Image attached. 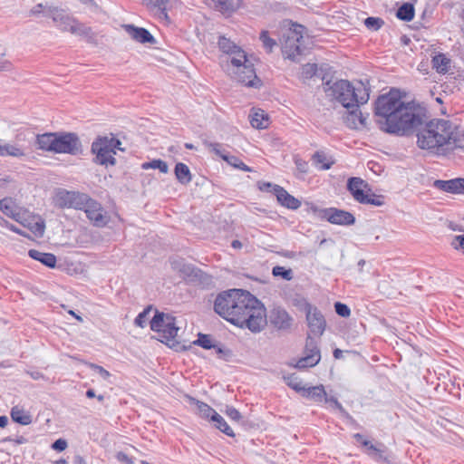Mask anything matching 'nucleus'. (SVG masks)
I'll return each mask as SVG.
<instances>
[{
	"label": "nucleus",
	"mask_w": 464,
	"mask_h": 464,
	"mask_svg": "<svg viewBox=\"0 0 464 464\" xmlns=\"http://www.w3.org/2000/svg\"><path fill=\"white\" fill-rule=\"evenodd\" d=\"M10 414L12 420L21 425H29L32 423V416L17 406L12 408Z\"/></svg>",
	"instance_id": "72a5a7b5"
},
{
	"label": "nucleus",
	"mask_w": 464,
	"mask_h": 464,
	"mask_svg": "<svg viewBox=\"0 0 464 464\" xmlns=\"http://www.w3.org/2000/svg\"><path fill=\"white\" fill-rule=\"evenodd\" d=\"M150 329L158 333L159 340L169 347L179 350V342L176 339L179 327L176 326L175 318L164 313L156 312L150 323Z\"/></svg>",
	"instance_id": "0eeeda50"
},
{
	"label": "nucleus",
	"mask_w": 464,
	"mask_h": 464,
	"mask_svg": "<svg viewBox=\"0 0 464 464\" xmlns=\"http://www.w3.org/2000/svg\"><path fill=\"white\" fill-rule=\"evenodd\" d=\"M88 194L67 190L65 188H56L53 197V203L58 208H73L76 210L82 209L83 202Z\"/></svg>",
	"instance_id": "9d476101"
},
{
	"label": "nucleus",
	"mask_w": 464,
	"mask_h": 464,
	"mask_svg": "<svg viewBox=\"0 0 464 464\" xmlns=\"http://www.w3.org/2000/svg\"><path fill=\"white\" fill-rule=\"evenodd\" d=\"M0 226L9 228L10 230H12L13 232H14L16 234L24 235L23 232L17 227H15L14 225L9 223L7 220H5L1 216H0Z\"/></svg>",
	"instance_id": "6e6d98bb"
},
{
	"label": "nucleus",
	"mask_w": 464,
	"mask_h": 464,
	"mask_svg": "<svg viewBox=\"0 0 464 464\" xmlns=\"http://www.w3.org/2000/svg\"><path fill=\"white\" fill-rule=\"evenodd\" d=\"M74 464H87L83 457L81 455H76L74 457Z\"/></svg>",
	"instance_id": "774afa93"
},
{
	"label": "nucleus",
	"mask_w": 464,
	"mask_h": 464,
	"mask_svg": "<svg viewBox=\"0 0 464 464\" xmlns=\"http://www.w3.org/2000/svg\"><path fill=\"white\" fill-rule=\"evenodd\" d=\"M361 204H370L376 207L384 205V197L376 195L371 191H367L363 196V200L360 201Z\"/></svg>",
	"instance_id": "e433bc0d"
},
{
	"label": "nucleus",
	"mask_w": 464,
	"mask_h": 464,
	"mask_svg": "<svg viewBox=\"0 0 464 464\" xmlns=\"http://www.w3.org/2000/svg\"><path fill=\"white\" fill-rule=\"evenodd\" d=\"M0 156L6 157L11 156L14 158H23L25 156L24 150L16 144L5 143L0 144Z\"/></svg>",
	"instance_id": "473e14b6"
},
{
	"label": "nucleus",
	"mask_w": 464,
	"mask_h": 464,
	"mask_svg": "<svg viewBox=\"0 0 464 464\" xmlns=\"http://www.w3.org/2000/svg\"><path fill=\"white\" fill-rule=\"evenodd\" d=\"M295 164L300 172L306 173L308 171V163L305 160L300 158H295Z\"/></svg>",
	"instance_id": "4d7b16f0"
},
{
	"label": "nucleus",
	"mask_w": 464,
	"mask_h": 464,
	"mask_svg": "<svg viewBox=\"0 0 464 464\" xmlns=\"http://www.w3.org/2000/svg\"><path fill=\"white\" fill-rule=\"evenodd\" d=\"M325 402H330L345 419L350 420L351 422H354L353 418L349 414V412L343 407V405L338 401V400L334 397H327V394L324 398Z\"/></svg>",
	"instance_id": "58836bf2"
},
{
	"label": "nucleus",
	"mask_w": 464,
	"mask_h": 464,
	"mask_svg": "<svg viewBox=\"0 0 464 464\" xmlns=\"http://www.w3.org/2000/svg\"><path fill=\"white\" fill-rule=\"evenodd\" d=\"M225 161L227 162L230 166L234 167L235 169L243 170V171H251V169L246 166L242 160H239L238 157L230 155L227 156L225 159Z\"/></svg>",
	"instance_id": "a19ab883"
},
{
	"label": "nucleus",
	"mask_w": 464,
	"mask_h": 464,
	"mask_svg": "<svg viewBox=\"0 0 464 464\" xmlns=\"http://www.w3.org/2000/svg\"><path fill=\"white\" fill-rule=\"evenodd\" d=\"M171 269L177 272L180 277L188 281L196 282L200 279L201 271L193 265L188 264L184 259L175 257L170 259Z\"/></svg>",
	"instance_id": "2eb2a0df"
},
{
	"label": "nucleus",
	"mask_w": 464,
	"mask_h": 464,
	"mask_svg": "<svg viewBox=\"0 0 464 464\" xmlns=\"http://www.w3.org/2000/svg\"><path fill=\"white\" fill-rule=\"evenodd\" d=\"M44 14L52 18L60 31L70 32L72 34L84 37L90 44H97V34L92 29L68 14L64 10L49 6L45 9Z\"/></svg>",
	"instance_id": "423d86ee"
},
{
	"label": "nucleus",
	"mask_w": 464,
	"mask_h": 464,
	"mask_svg": "<svg viewBox=\"0 0 464 464\" xmlns=\"http://www.w3.org/2000/svg\"><path fill=\"white\" fill-rule=\"evenodd\" d=\"M208 148L210 152L214 153L216 156L221 158L225 160L227 156L228 155V151L219 143H210L208 144Z\"/></svg>",
	"instance_id": "49530a36"
},
{
	"label": "nucleus",
	"mask_w": 464,
	"mask_h": 464,
	"mask_svg": "<svg viewBox=\"0 0 464 464\" xmlns=\"http://www.w3.org/2000/svg\"><path fill=\"white\" fill-rule=\"evenodd\" d=\"M0 210L7 217L20 221V213L17 210V207L14 201L11 198H5L0 200Z\"/></svg>",
	"instance_id": "c85d7f7f"
},
{
	"label": "nucleus",
	"mask_w": 464,
	"mask_h": 464,
	"mask_svg": "<svg viewBox=\"0 0 464 464\" xmlns=\"http://www.w3.org/2000/svg\"><path fill=\"white\" fill-rule=\"evenodd\" d=\"M450 59L444 53H438L432 57V68L439 73L445 74L450 67Z\"/></svg>",
	"instance_id": "7c9ffc66"
},
{
	"label": "nucleus",
	"mask_w": 464,
	"mask_h": 464,
	"mask_svg": "<svg viewBox=\"0 0 464 464\" xmlns=\"http://www.w3.org/2000/svg\"><path fill=\"white\" fill-rule=\"evenodd\" d=\"M150 311V307L144 309L141 313L138 314V316L134 320V324L136 326L143 328L146 324L148 314Z\"/></svg>",
	"instance_id": "09e8293b"
},
{
	"label": "nucleus",
	"mask_w": 464,
	"mask_h": 464,
	"mask_svg": "<svg viewBox=\"0 0 464 464\" xmlns=\"http://www.w3.org/2000/svg\"><path fill=\"white\" fill-rule=\"evenodd\" d=\"M121 27L130 37L140 44H155L154 36L145 28L137 27L134 24H122Z\"/></svg>",
	"instance_id": "a211bd4d"
},
{
	"label": "nucleus",
	"mask_w": 464,
	"mask_h": 464,
	"mask_svg": "<svg viewBox=\"0 0 464 464\" xmlns=\"http://www.w3.org/2000/svg\"><path fill=\"white\" fill-rule=\"evenodd\" d=\"M249 121L251 126L258 130L266 129L269 124L268 115L263 110L254 111L249 115Z\"/></svg>",
	"instance_id": "c756f323"
},
{
	"label": "nucleus",
	"mask_w": 464,
	"mask_h": 464,
	"mask_svg": "<svg viewBox=\"0 0 464 464\" xmlns=\"http://www.w3.org/2000/svg\"><path fill=\"white\" fill-rule=\"evenodd\" d=\"M82 152V142L76 133L57 132L54 153L78 155Z\"/></svg>",
	"instance_id": "f8f14e48"
},
{
	"label": "nucleus",
	"mask_w": 464,
	"mask_h": 464,
	"mask_svg": "<svg viewBox=\"0 0 464 464\" xmlns=\"http://www.w3.org/2000/svg\"><path fill=\"white\" fill-rule=\"evenodd\" d=\"M219 49L227 55L225 71L236 81L246 87L259 88L261 80L256 76L254 63L246 52L229 39L221 36L218 40Z\"/></svg>",
	"instance_id": "20e7f679"
},
{
	"label": "nucleus",
	"mask_w": 464,
	"mask_h": 464,
	"mask_svg": "<svg viewBox=\"0 0 464 464\" xmlns=\"http://www.w3.org/2000/svg\"><path fill=\"white\" fill-rule=\"evenodd\" d=\"M175 176L177 178V179L181 183V184H188V182H190L191 180V174H190V170L188 169V167L182 163V162H179L176 164L175 166Z\"/></svg>",
	"instance_id": "f704fd0d"
},
{
	"label": "nucleus",
	"mask_w": 464,
	"mask_h": 464,
	"mask_svg": "<svg viewBox=\"0 0 464 464\" xmlns=\"http://www.w3.org/2000/svg\"><path fill=\"white\" fill-rule=\"evenodd\" d=\"M3 441H13L14 442L15 444H24L26 443L28 440L24 436H17L15 439H13L11 437H6L3 440Z\"/></svg>",
	"instance_id": "0e129e2a"
},
{
	"label": "nucleus",
	"mask_w": 464,
	"mask_h": 464,
	"mask_svg": "<svg viewBox=\"0 0 464 464\" xmlns=\"http://www.w3.org/2000/svg\"><path fill=\"white\" fill-rule=\"evenodd\" d=\"M44 11V5L42 4H38L36 5L32 10H31V14H34V15H37L39 14H41L42 12Z\"/></svg>",
	"instance_id": "69168bd1"
},
{
	"label": "nucleus",
	"mask_w": 464,
	"mask_h": 464,
	"mask_svg": "<svg viewBox=\"0 0 464 464\" xmlns=\"http://www.w3.org/2000/svg\"><path fill=\"white\" fill-rule=\"evenodd\" d=\"M272 275L274 276H281L282 278L290 281L293 279L292 269H285L284 266H276L272 269Z\"/></svg>",
	"instance_id": "c03bdc74"
},
{
	"label": "nucleus",
	"mask_w": 464,
	"mask_h": 464,
	"mask_svg": "<svg viewBox=\"0 0 464 464\" xmlns=\"http://www.w3.org/2000/svg\"><path fill=\"white\" fill-rule=\"evenodd\" d=\"M347 121L353 125V128H357L358 121V114L357 109L355 111H352L347 116Z\"/></svg>",
	"instance_id": "bf43d9fd"
},
{
	"label": "nucleus",
	"mask_w": 464,
	"mask_h": 464,
	"mask_svg": "<svg viewBox=\"0 0 464 464\" xmlns=\"http://www.w3.org/2000/svg\"><path fill=\"white\" fill-rule=\"evenodd\" d=\"M13 68V64L10 61L5 58V53L0 54V71L8 72Z\"/></svg>",
	"instance_id": "864d4df0"
},
{
	"label": "nucleus",
	"mask_w": 464,
	"mask_h": 464,
	"mask_svg": "<svg viewBox=\"0 0 464 464\" xmlns=\"http://www.w3.org/2000/svg\"><path fill=\"white\" fill-rule=\"evenodd\" d=\"M452 245L456 249L460 248L464 253V235L456 236Z\"/></svg>",
	"instance_id": "13d9d810"
},
{
	"label": "nucleus",
	"mask_w": 464,
	"mask_h": 464,
	"mask_svg": "<svg viewBox=\"0 0 464 464\" xmlns=\"http://www.w3.org/2000/svg\"><path fill=\"white\" fill-rule=\"evenodd\" d=\"M312 160L317 168L323 170L331 169V167L334 163V160L331 157L327 156L325 152L321 150L316 151L312 156Z\"/></svg>",
	"instance_id": "2f4dec72"
},
{
	"label": "nucleus",
	"mask_w": 464,
	"mask_h": 464,
	"mask_svg": "<svg viewBox=\"0 0 464 464\" xmlns=\"http://www.w3.org/2000/svg\"><path fill=\"white\" fill-rule=\"evenodd\" d=\"M28 255L31 258L41 262L47 267L53 268L56 265V256L52 253H44L36 249H30Z\"/></svg>",
	"instance_id": "cd10ccee"
},
{
	"label": "nucleus",
	"mask_w": 464,
	"mask_h": 464,
	"mask_svg": "<svg viewBox=\"0 0 464 464\" xmlns=\"http://www.w3.org/2000/svg\"><path fill=\"white\" fill-rule=\"evenodd\" d=\"M417 145L431 154L448 156L464 149V131L450 121L433 119L417 130Z\"/></svg>",
	"instance_id": "7ed1b4c3"
},
{
	"label": "nucleus",
	"mask_w": 464,
	"mask_h": 464,
	"mask_svg": "<svg viewBox=\"0 0 464 464\" xmlns=\"http://www.w3.org/2000/svg\"><path fill=\"white\" fill-rule=\"evenodd\" d=\"M92 368H93L94 370H96L98 372V373L103 378V379H108L110 377V372L105 370L103 367L100 366V365H96V364H92Z\"/></svg>",
	"instance_id": "e2e57ef3"
},
{
	"label": "nucleus",
	"mask_w": 464,
	"mask_h": 464,
	"mask_svg": "<svg viewBox=\"0 0 464 464\" xmlns=\"http://www.w3.org/2000/svg\"><path fill=\"white\" fill-rule=\"evenodd\" d=\"M301 395L315 402H322L324 401L326 392L322 384L307 388L304 386Z\"/></svg>",
	"instance_id": "a878e982"
},
{
	"label": "nucleus",
	"mask_w": 464,
	"mask_h": 464,
	"mask_svg": "<svg viewBox=\"0 0 464 464\" xmlns=\"http://www.w3.org/2000/svg\"><path fill=\"white\" fill-rule=\"evenodd\" d=\"M319 215L321 218L334 225L350 226L355 222V218L352 213L336 208L321 209Z\"/></svg>",
	"instance_id": "ddd939ff"
},
{
	"label": "nucleus",
	"mask_w": 464,
	"mask_h": 464,
	"mask_svg": "<svg viewBox=\"0 0 464 464\" xmlns=\"http://www.w3.org/2000/svg\"><path fill=\"white\" fill-rule=\"evenodd\" d=\"M68 446L66 440L58 439L52 444V449L57 451H63Z\"/></svg>",
	"instance_id": "5fc2aeb1"
},
{
	"label": "nucleus",
	"mask_w": 464,
	"mask_h": 464,
	"mask_svg": "<svg viewBox=\"0 0 464 464\" xmlns=\"http://www.w3.org/2000/svg\"><path fill=\"white\" fill-rule=\"evenodd\" d=\"M273 192L276 196L277 201L284 207L290 209H297L301 206V201L290 195L284 188L274 185Z\"/></svg>",
	"instance_id": "5701e85b"
},
{
	"label": "nucleus",
	"mask_w": 464,
	"mask_h": 464,
	"mask_svg": "<svg viewBox=\"0 0 464 464\" xmlns=\"http://www.w3.org/2000/svg\"><path fill=\"white\" fill-rule=\"evenodd\" d=\"M353 438L356 440V441L364 448V452L370 456L371 458L374 459L375 460H385L386 458L384 457L383 453L384 450L378 448L377 446L373 445L372 441L365 439L363 435L361 433H355L353 435Z\"/></svg>",
	"instance_id": "412c9836"
},
{
	"label": "nucleus",
	"mask_w": 464,
	"mask_h": 464,
	"mask_svg": "<svg viewBox=\"0 0 464 464\" xmlns=\"http://www.w3.org/2000/svg\"><path fill=\"white\" fill-rule=\"evenodd\" d=\"M116 458L121 462H124L126 464H134L132 459L122 451L118 452Z\"/></svg>",
	"instance_id": "680f3d73"
},
{
	"label": "nucleus",
	"mask_w": 464,
	"mask_h": 464,
	"mask_svg": "<svg viewBox=\"0 0 464 464\" xmlns=\"http://www.w3.org/2000/svg\"><path fill=\"white\" fill-rule=\"evenodd\" d=\"M396 16L402 21L410 22L414 17V6L410 3H404L397 10Z\"/></svg>",
	"instance_id": "c9c22d12"
},
{
	"label": "nucleus",
	"mask_w": 464,
	"mask_h": 464,
	"mask_svg": "<svg viewBox=\"0 0 464 464\" xmlns=\"http://www.w3.org/2000/svg\"><path fill=\"white\" fill-rule=\"evenodd\" d=\"M433 187L448 193L464 195L463 178H456L449 180L437 179L433 182Z\"/></svg>",
	"instance_id": "6ab92c4d"
},
{
	"label": "nucleus",
	"mask_w": 464,
	"mask_h": 464,
	"mask_svg": "<svg viewBox=\"0 0 464 464\" xmlns=\"http://www.w3.org/2000/svg\"><path fill=\"white\" fill-rule=\"evenodd\" d=\"M259 39L262 43L263 47L266 51V53H271L273 48L276 46V42L275 39L271 38L268 34V31H262L260 33Z\"/></svg>",
	"instance_id": "ea45409f"
},
{
	"label": "nucleus",
	"mask_w": 464,
	"mask_h": 464,
	"mask_svg": "<svg viewBox=\"0 0 464 464\" xmlns=\"http://www.w3.org/2000/svg\"><path fill=\"white\" fill-rule=\"evenodd\" d=\"M141 168L143 169H160V171L161 173H167L168 170H169V166L168 164L162 160H153L151 161H149V162H144L142 165H141Z\"/></svg>",
	"instance_id": "4c0bfd02"
},
{
	"label": "nucleus",
	"mask_w": 464,
	"mask_h": 464,
	"mask_svg": "<svg viewBox=\"0 0 464 464\" xmlns=\"http://www.w3.org/2000/svg\"><path fill=\"white\" fill-rule=\"evenodd\" d=\"M347 189L353 198L360 203L367 191H371L369 184L361 178L353 177L348 179Z\"/></svg>",
	"instance_id": "aec40b11"
},
{
	"label": "nucleus",
	"mask_w": 464,
	"mask_h": 464,
	"mask_svg": "<svg viewBox=\"0 0 464 464\" xmlns=\"http://www.w3.org/2000/svg\"><path fill=\"white\" fill-rule=\"evenodd\" d=\"M317 72V66L314 63H306L302 68V74L304 78H312Z\"/></svg>",
	"instance_id": "de8ad7c7"
},
{
	"label": "nucleus",
	"mask_w": 464,
	"mask_h": 464,
	"mask_svg": "<svg viewBox=\"0 0 464 464\" xmlns=\"http://www.w3.org/2000/svg\"><path fill=\"white\" fill-rule=\"evenodd\" d=\"M149 5L153 7H157L159 9L160 17L168 18V14L166 11V6L168 4V0H148Z\"/></svg>",
	"instance_id": "a18cd8bd"
},
{
	"label": "nucleus",
	"mask_w": 464,
	"mask_h": 464,
	"mask_svg": "<svg viewBox=\"0 0 464 464\" xmlns=\"http://www.w3.org/2000/svg\"><path fill=\"white\" fill-rule=\"evenodd\" d=\"M44 222L43 220H40L34 224V226L31 227V230L36 236L42 237L44 233Z\"/></svg>",
	"instance_id": "3c124183"
},
{
	"label": "nucleus",
	"mask_w": 464,
	"mask_h": 464,
	"mask_svg": "<svg viewBox=\"0 0 464 464\" xmlns=\"http://www.w3.org/2000/svg\"><path fill=\"white\" fill-rule=\"evenodd\" d=\"M384 24V21L380 17L370 16L364 20V25L372 31H378Z\"/></svg>",
	"instance_id": "37998d69"
},
{
	"label": "nucleus",
	"mask_w": 464,
	"mask_h": 464,
	"mask_svg": "<svg viewBox=\"0 0 464 464\" xmlns=\"http://www.w3.org/2000/svg\"><path fill=\"white\" fill-rule=\"evenodd\" d=\"M334 308L336 314L342 317H348L351 314V310L345 304L336 302Z\"/></svg>",
	"instance_id": "8fccbe9b"
},
{
	"label": "nucleus",
	"mask_w": 464,
	"mask_h": 464,
	"mask_svg": "<svg viewBox=\"0 0 464 464\" xmlns=\"http://www.w3.org/2000/svg\"><path fill=\"white\" fill-rule=\"evenodd\" d=\"M205 4L222 15L229 17L239 9L242 0H205Z\"/></svg>",
	"instance_id": "f3484780"
},
{
	"label": "nucleus",
	"mask_w": 464,
	"mask_h": 464,
	"mask_svg": "<svg viewBox=\"0 0 464 464\" xmlns=\"http://www.w3.org/2000/svg\"><path fill=\"white\" fill-rule=\"evenodd\" d=\"M375 116L380 129L397 136H411L423 125L425 114L413 103H405L398 96L388 93L375 102Z\"/></svg>",
	"instance_id": "f03ea898"
},
{
	"label": "nucleus",
	"mask_w": 464,
	"mask_h": 464,
	"mask_svg": "<svg viewBox=\"0 0 464 464\" xmlns=\"http://www.w3.org/2000/svg\"><path fill=\"white\" fill-rule=\"evenodd\" d=\"M205 407H207L205 409V415L209 417V420L213 423L214 427L229 437H235L233 430L225 419L207 404H205Z\"/></svg>",
	"instance_id": "4be33fe9"
},
{
	"label": "nucleus",
	"mask_w": 464,
	"mask_h": 464,
	"mask_svg": "<svg viewBox=\"0 0 464 464\" xmlns=\"http://www.w3.org/2000/svg\"><path fill=\"white\" fill-rule=\"evenodd\" d=\"M305 313L310 332L316 336H321L326 327L324 316L317 307L310 304L305 305Z\"/></svg>",
	"instance_id": "4468645a"
},
{
	"label": "nucleus",
	"mask_w": 464,
	"mask_h": 464,
	"mask_svg": "<svg viewBox=\"0 0 464 464\" xmlns=\"http://www.w3.org/2000/svg\"><path fill=\"white\" fill-rule=\"evenodd\" d=\"M205 350H213L218 358H226L230 355V351L209 334H205Z\"/></svg>",
	"instance_id": "bb28decb"
},
{
	"label": "nucleus",
	"mask_w": 464,
	"mask_h": 464,
	"mask_svg": "<svg viewBox=\"0 0 464 464\" xmlns=\"http://www.w3.org/2000/svg\"><path fill=\"white\" fill-rule=\"evenodd\" d=\"M91 224L97 227H104L110 222V216L100 202L87 195L82 209Z\"/></svg>",
	"instance_id": "9b49d317"
},
{
	"label": "nucleus",
	"mask_w": 464,
	"mask_h": 464,
	"mask_svg": "<svg viewBox=\"0 0 464 464\" xmlns=\"http://www.w3.org/2000/svg\"><path fill=\"white\" fill-rule=\"evenodd\" d=\"M214 311L231 324L254 334L266 325V308L246 290L234 288L219 293L214 301Z\"/></svg>",
	"instance_id": "f257e3e1"
},
{
	"label": "nucleus",
	"mask_w": 464,
	"mask_h": 464,
	"mask_svg": "<svg viewBox=\"0 0 464 464\" xmlns=\"http://www.w3.org/2000/svg\"><path fill=\"white\" fill-rule=\"evenodd\" d=\"M226 414L235 421H239L242 418L241 413L234 407H227Z\"/></svg>",
	"instance_id": "603ef678"
},
{
	"label": "nucleus",
	"mask_w": 464,
	"mask_h": 464,
	"mask_svg": "<svg viewBox=\"0 0 464 464\" xmlns=\"http://www.w3.org/2000/svg\"><path fill=\"white\" fill-rule=\"evenodd\" d=\"M321 359L320 350L316 341L310 335L307 336L305 343V356L300 358L296 362V367L304 369L315 366Z\"/></svg>",
	"instance_id": "dca6fc26"
},
{
	"label": "nucleus",
	"mask_w": 464,
	"mask_h": 464,
	"mask_svg": "<svg viewBox=\"0 0 464 464\" xmlns=\"http://www.w3.org/2000/svg\"><path fill=\"white\" fill-rule=\"evenodd\" d=\"M27 373L34 379V380H40L44 378V374L40 372H27Z\"/></svg>",
	"instance_id": "338daca9"
},
{
	"label": "nucleus",
	"mask_w": 464,
	"mask_h": 464,
	"mask_svg": "<svg viewBox=\"0 0 464 464\" xmlns=\"http://www.w3.org/2000/svg\"><path fill=\"white\" fill-rule=\"evenodd\" d=\"M304 26L293 24L284 32L281 40L282 52L287 58L295 60L296 56L304 53Z\"/></svg>",
	"instance_id": "6e6552de"
},
{
	"label": "nucleus",
	"mask_w": 464,
	"mask_h": 464,
	"mask_svg": "<svg viewBox=\"0 0 464 464\" xmlns=\"http://www.w3.org/2000/svg\"><path fill=\"white\" fill-rule=\"evenodd\" d=\"M324 85L326 95L347 109L366 103L370 97L369 90L362 82L354 87L346 80H339L333 83L327 81Z\"/></svg>",
	"instance_id": "39448f33"
},
{
	"label": "nucleus",
	"mask_w": 464,
	"mask_h": 464,
	"mask_svg": "<svg viewBox=\"0 0 464 464\" xmlns=\"http://www.w3.org/2000/svg\"><path fill=\"white\" fill-rule=\"evenodd\" d=\"M57 132H47L36 137V143L40 150L54 153Z\"/></svg>",
	"instance_id": "393cba45"
},
{
	"label": "nucleus",
	"mask_w": 464,
	"mask_h": 464,
	"mask_svg": "<svg viewBox=\"0 0 464 464\" xmlns=\"http://www.w3.org/2000/svg\"><path fill=\"white\" fill-rule=\"evenodd\" d=\"M118 144V139L114 137L99 136L92 144L91 151L95 155L93 161L102 166H114L116 159L115 151L111 150V147Z\"/></svg>",
	"instance_id": "1a4fd4ad"
},
{
	"label": "nucleus",
	"mask_w": 464,
	"mask_h": 464,
	"mask_svg": "<svg viewBox=\"0 0 464 464\" xmlns=\"http://www.w3.org/2000/svg\"><path fill=\"white\" fill-rule=\"evenodd\" d=\"M291 317L286 311L276 308L273 309L270 314L271 324L277 329H286L291 325Z\"/></svg>",
	"instance_id": "b1692460"
},
{
	"label": "nucleus",
	"mask_w": 464,
	"mask_h": 464,
	"mask_svg": "<svg viewBox=\"0 0 464 464\" xmlns=\"http://www.w3.org/2000/svg\"><path fill=\"white\" fill-rule=\"evenodd\" d=\"M186 401L190 407L195 406L198 410V411H201V406H202L203 402H201L200 401L196 400L188 395H186Z\"/></svg>",
	"instance_id": "052dcab7"
},
{
	"label": "nucleus",
	"mask_w": 464,
	"mask_h": 464,
	"mask_svg": "<svg viewBox=\"0 0 464 464\" xmlns=\"http://www.w3.org/2000/svg\"><path fill=\"white\" fill-rule=\"evenodd\" d=\"M285 379L286 384L290 388H292L293 390H295V392H297L299 393H301L303 392L304 386L303 385L302 381L297 376H295V374H292V375L285 377Z\"/></svg>",
	"instance_id": "79ce46f5"
}]
</instances>
